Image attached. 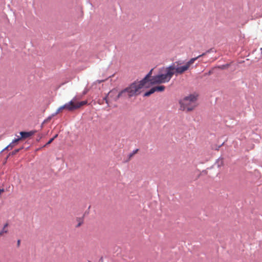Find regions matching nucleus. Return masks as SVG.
<instances>
[{
  "mask_svg": "<svg viewBox=\"0 0 262 262\" xmlns=\"http://www.w3.org/2000/svg\"><path fill=\"white\" fill-rule=\"evenodd\" d=\"M200 56L201 55L190 59L182 66H179L181 63L179 62H176L168 67L162 68L159 74L152 77L151 76L149 78V84H156L168 82L174 74L181 75L188 70Z\"/></svg>",
  "mask_w": 262,
  "mask_h": 262,
  "instance_id": "nucleus-1",
  "label": "nucleus"
},
{
  "mask_svg": "<svg viewBox=\"0 0 262 262\" xmlns=\"http://www.w3.org/2000/svg\"><path fill=\"white\" fill-rule=\"evenodd\" d=\"M152 69L146 75V76L141 81H135L128 86L123 90L125 97L131 98L139 95L143 88L149 86V78L152 74Z\"/></svg>",
  "mask_w": 262,
  "mask_h": 262,
  "instance_id": "nucleus-2",
  "label": "nucleus"
},
{
  "mask_svg": "<svg viewBox=\"0 0 262 262\" xmlns=\"http://www.w3.org/2000/svg\"><path fill=\"white\" fill-rule=\"evenodd\" d=\"M197 96L190 95L179 101L180 109L183 111H192L197 106Z\"/></svg>",
  "mask_w": 262,
  "mask_h": 262,
  "instance_id": "nucleus-3",
  "label": "nucleus"
},
{
  "mask_svg": "<svg viewBox=\"0 0 262 262\" xmlns=\"http://www.w3.org/2000/svg\"><path fill=\"white\" fill-rule=\"evenodd\" d=\"M80 99V98L77 96L74 97L70 102L60 106L58 109L57 113H59L60 111H62L63 109H66L69 111L72 112L76 110H78L82 106L87 104L88 101L84 100L79 101V100Z\"/></svg>",
  "mask_w": 262,
  "mask_h": 262,
  "instance_id": "nucleus-4",
  "label": "nucleus"
},
{
  "mask_svg": "<svg viewBox=\"0 0 262 262\" xmlns=\"http://www.w3.org/2000/svg\"><path fill=\"white\" fill-rule=\"evenodd\" d=\"M125 98L123 90L118 92L116 89H113L110 91L104 100L105 101L108 106L112 101H117L119 98Z\"/></svg>",
  "mask_w": 262,
  "mask_h": 262,
  "instance_id": "nucleus-5",
  "label": "nucleus"
},
{
  "mask_svg": "<svg viewBox=\"0 0 262 262\" xmlns=\"http://www.w3.org/2000/svg\"><path fill=\"white\" fill-rule=\"evenodd\" d=\"M165 86L164 85H158L152 87L149 90V91L146 92L144 94V96L148 97L151 94H153L155 92H163L165 90Z\"/></svg>",
  "mask_w": 262,
  "mask_h": 262,
  "instance_id": "nucleus-6",
  "label": "nucleus"
},
{
  "mask_svg": "<svg viewBox=\"0 0 262 262\" xmlns=\"http://www.w3.org/2000/svg\"><path fill=\"white\" fill-rule=\"evenodd\" d=\"M36 133V130H31L28 132H21L20 133V134L21 135V138L26 139L34 135Z\"/></svg>",
  "mask_w": 262,
  "mask_h": 262,
  "instance_id": "nucleus-7",
  "label": "nucleus"
},
{
  "mask_svg": "<svg viewBox=\"0 0 262 262\" xmlns=\"http://www.w3.org/2000/svg\"><path fill=\"white\" fill-rule=\"evenodd\" d=\"M8 226V224L6 223L5 224L2 230L0 231V236H3L4 233H7L8 232V229H7V227Z\"/></svg>",
  "mask_w": 262,
  "mask_h": 262,
  "instance_id": "nucleus-8",
  "label": "nucleus"
},
{
  "mask_svg": "<svg viewBox=\"0 0 262 262\" xmlns=\"http://www.w3.org/2000/svg\"><path fill=\"white\" fill-rule=\"evenodd\" d=\"M21 138H19L18 139H14L11 143H10L7 147L6 149H9V148H12L13 147V144L18 142Z\"/></svg>",
  "mask_w": 262,
  "mask_h": 262,
  "instance_id": "nucleus-9",
  "label": "nucleus"
},
{
  "mask_svg": "<svg viewBox=\"0 0 262 262\" xmlns=\"http://www.w3.org/2000/svg\"><path fill=\"white\" fill-rule=\"evenodd\" d=\"M76 222L77 223V224L76 225V228H78L81 226V225L83 223V220L82 218L81 217H77L76 219Z\"/></svg>",
  "mask_w": 262,
  "mask_h": 262,
  "instance_id": "nucleus-10",
  "label": "nucleus"
},
{
  "mask_svg": "<svg viewBox=\"0 0 262 262\" xmlns=\"http://www.w3.org/2000/svg\"><path fill=\"white\" fill-rule=\"evenodd\" d=\"M57 136H58L57 135H56L53 138L50 139V140L43 146V147H45V146H47L48 145L51 144L53 141V140L56 138H57Z\"/></svg>",
  "mask_w": 262,
  "mask_h": 262,
  "instance_id": "nucleus-11",
  "label": "nucleus"
},
{
  "mask_svg": "<svg viewBox=\"0 0 262 262\" xmlns=\"http://www.w3.org/2000/svg\"><path fill=\"white\" fill-rule=\"evenodd\" d=\"M139 149H137L135 150H134L133 151L132 153H131L129 156V158H130L131 157H132L134 155H135L136 153H137V152L138 151Z\"/></svg>",
  "mask_w": 262,
  "mask_h": 262,
  "instance_id": "nucleus-12",
  "label": "nucleus"
},
{
  "mask_svg": "<svg viewBox=\"0 0 262 262\" xmlns=\"http://www.w3.org/2000/svg\"><path fill=\"white\" fill-rule=\"evenodd\" d=\"M4 192V189H0V194Z\"/></svg>",
  "mask_w": 262,
  "mask_h": 262,
  "instance_id": "nucleus-13",
  "label": "nucleus"
},
{
  "mask_svg": "<svg viewBox=\"0 0 262 262\" xmlns=\"http://www.w3.org/2000/svg\"><path fill=\"white\" fill-rule=\"evenodd\" d=\"M207 52H209V51H207V52H206V53H203L202 55L204 54L203 56H204L206 54V53H207ZM201 55H202V54ZM201 57H202V56H201ZM200 57H201V56H200L198 58H199Z\"/></svg>",
  "mask_w": 262,
  "mask_h": 262,
  "instance_id": "nucleus-14",
  "label": "nucleus"
},
{
  "mask_svg": "<svg viewBox=\"0 0 262 262\" xmlns=\"http://www.w3.org/2000/svg\"><path fill=\"white\" fill-rule=\"evenodd\" d=\"M207 52H209V51H207V52H206V53H203L202 55L204 54L203 56H204L206 54V53H207ZM201 55H202V54ZM201 57H202V56H201ZM200 57H201V56H200L198 58H199Z\"/></svg>",
  "mask_w": 262,
  "mask_h": 262,
  "instance_id": "nucleus-15",
  "label": "nucleus"
},
{
  "mask_svg": "<svg viewBox=\"0 0 262 262\" xmlns=\"http://www.w3.org/2000/svg\"><path fill=\"white\" fill-rule=\"evenodd\" d=\"M20 240L17 241V246H19L20 245Z\"/></svg>",
  "mask_w": 262,
  "mask_h": 262,
  "instance_id": "nucleus-16",
  "label": "nucleus"
},
{
  "mask_svg": "<svg viewBox=\"0 0 262 262\" xmlns=\"http://www.w3.org/2000/svg\"><path fill=\"white\" fill-rule=\"evenodd\" d=\"M211 73H212V72L210 71L208 72V74H205V75H210Z\"/></svg>",
  "mask_w": 262,
  "mask_h": 262,
  "instance_id": "nucleus-17",
  "label": "nucleus"
},
{
  "mask_svg": "<svg viewBox=\"0 0 262 262\" xmlns=\"http://www.w3.org/2000/svg\"><path fill=\"white\" fill-rule=\"evenodd\" d=\"M104 80H102V81H99V83H101L102 81H103Z\"/></svg>",
  "mask_w": 262,
  "mask_h": 262,
  "instance_id": "nucleus-18",
  "label": "nucleus"
},
{
  "mask_svg": "<svg viewBox=\"0 0 262 262\" xmlns=\"http://www.w3.org/2000/svg\"><path fill=\"white\" fill-rule=\"evenodd\" d=\"M19 151V149L16 150L15 152H18Z\"/></svg>",
  "mask_w": 262,
  "mask_h": 262,
  "instance_id": "nucleus-19",
  "label": "nucleus"
},
{
  "mask_svg": "<svg viewBox=\"0 0 262 262\" xmlns=\"http://www.w3.org/2000/svg\"><path fill=\"white\" fill-rule=\"evenodd\" d=\"M260 50V51L261 52V53H262V48H261Z\"/></svg>",
  "mask_w": 262,
  "mask_h": 262,
  "instance_id": "nucleus-20",
  "label": "nucleus"
}]
</instances>
